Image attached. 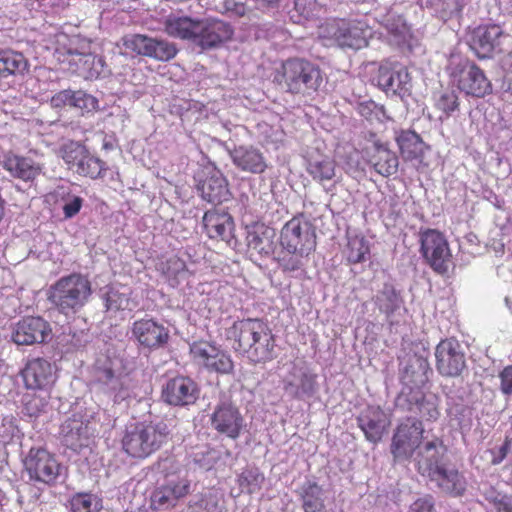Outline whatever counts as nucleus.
Masks as SVG:
<instances>
[{"label":"nucleus","mask_w":512,"mask_h":512,"mask_svg":"<svg viewBox=\"0 0 512 512\" xmlns=\"http://www.w3.org/2000/svg\"><path fill=\"white\" fill-rule=\"evenodd\" d=\"M318 36L325 45L358 50L367 46L371 28L362 20L332 18L318 27Z\"/></svg>","instance_id":"1"},{"label":"nucleus","mask_w":512,"mask_h":512,"mask_svg":"<svg viewBox=\"0 0 512 512\" xmlns=\"http://www.w3.org/2000/svg\"><path fill=\"white\" fill-rule=\"evenodd\" d=\"M92 294L90 281L81 274L61 277L50 288L49 300L65 315L79 312Z\"/></svg>","instance_id":"2"},{"label":"nucleus","mask_w":512,"mask_h":512,"mask_svg":"<svg viewBox=\"0 0 512 512\" xmlns=\"http://www.w3.org/2000/svg\"><path fill=\"white\" fill-rule=\"evenodd\" d=\"M168 434V427L163 422L140 423L126 431L122 447L132 457L145 458L166 442Z\"/></svg>","instance_id":"3"},{"label":"nucleus","mask_w":512,"mask_h":512,"mask_svg":"<svg viewBox=\"0 0 512 512\" xmlns=\"http://www.w3.org/2000/svg\"><path fill=\"white\" fill-rule=\"evenodd\" d=\"M282 77L287 89L292 93L314 91L321 83L319 69L312 63L300 59L286 61L282 65Z\"/></svg>","instance_id":"4"},{"label":"nucleus","mask_w":512,"mask_h":512,"mask_svg":"<svg viewBox=\"0 0 512 512\" xmlns=\"http://www.w3.org/2000/svg\"><path fill=\"white\" fill-rule=\"evenodd\" d=\"M281 244L287 252L311 253L316 246L311 223L303 218H292L282 228Z\"/></svg>","instance_id":"5"},{"label":"nucleus","mask_w":512,"mask_h":512,"mask_svg":"<svg viewBox=\"0 0 512 512\" xmlns=\"http://www.w3.org/2000/svg\"><path fill=\"white\" fill-rule=\"evenodd\" d=\"M122 45L126 52L151 57L158 61H169L177 54V48L174 44L141 34L123 37Z\"/></svg>","instance_id":"6"},{"label":"nucleus","mask_w":512,"mask_h":512,"mask_svg":"<svg viewBox=\"0 0 512 512\" xmlns=\"http://www.w3.org/2000/svg\"><path fill=\"white\" fill-rule=\"evenodd\" d=\"M24 464L31 479L45 484L54 483L62 471L56 457L42 448H32Z\"/></svg>","instance_id":"7"},{"label":"nucleus","mask_w":512,"mask_h":512,"mask_svg":"<svg viewBox=\"0 0 512 512\" xmlns=\"http://www.w3.org/2000/svg\"><path fill=\"white\" fill-rule=\"evenodd\" d=\"M424 429L415 418H407L397 428L391 445V451L397 460L410 458L419 448Z\"/></svg>","instance_id":"8"},{"label":"nucleus","mask_w":512,"mask_h":512,"mask_svg":"<svg viewBox=\"0 0 512 512\" xmlns=\"http://www.w3.org/2000/svg\"><path fill=\"white\" fill-rule=\"evenodd\" d=\"M459 66V69H450L461 91L475 97H483L490 93L492 85L483 70L468 61L459 62Z\"/></svg>","instance_id":"9"},{"label":"nucleus","mask_w":512,"mask_h":512,"mask_svg":"<svg viewBox=\"0 0 512 512\" xmlns=\"http://www.w3.org/2000/svg\"><path fill=\"white\" fill-rule=\"evenodd\" d=\"M198 188L203 199L210 203H222L230 197L228 182L222 172L213 165L203 167L197 176Z\"/></svg>","instance_id":"10"},{"label":"nucleus","mask_w":512,"mask_h":512,"mask_svg":"<svg viewBox=\"0 0 512 512\" xmlns=\"http://www.w3.org/2000/svg\"><path fill=\"white\" fill-rule=\"evenodd\" d=\"M421 251L425 259L438 272L447 270L450 250L444 236L436 230H428L421 235Z\"/></svg>","instance_id":"11"},{"label":"nucleus","mask_w":512,"mask_h":512,"mask_svg":"<svg viewBox=\"0 0 512 512\" xmlns=\"http://www.w3.org/2000/svg\"><path fill=\"white\" fill-rule=\"evenodd\" d=\"M438 371L445 376H458L465 368L461 345L454 339L441 341L435 351Z\"/></svg>","instance_id":"12"},{"label":"nucleus","mask_w":512,"mask_h":512,"mask_svg":"<svg viewBox=\"0 0 512 512\" xmlns=\"http://www.w3.org/2000/svg\"><path fill=\"white\" fill-rule=\"evenodd\" d=\"M51 335V328L41 317H27L19 321L12 333L17 345H33L45 342Z\"/></svg>","instance_id":"13"},{"label":"nucleus","mask_w":512,"mask_h":512,"mask_svg":"<svg viewBox=\"0 0 512 512\" xmlns=\"http://www.w3.org/2000/svg\"><path fill=\"white\" fill-rule=\"evenodd\" d=\"M211 426L218 433L236 439L244 427V419L236 407L223 403L218 405L212 413Z\"/></svg>","instance_id":"14"},{"label":"nucleus","mask_w":512,"mask_h":512,"mask_svg":"<svg viewBox=\"0 0 512 512\" xmlns=\"http://www.w3.org/2000/svg\"><path fill=\"white\" fill-rule=\"evenodd\" d=\"M358 424L366 439L377 443L387 432L391 420L389 415L379 407H367L359 415Z\"/></svg>","instance_id":"15"},{"label":"nucleus","mask_w":512,"mask_h":512,"mask_svg":"<svg viewBox=\"0 0 512 512\" xmlns=\"http://www.w3.org/2000/svg\"><path fill=\"white\" fill-rule=\"evenodd\" d=\"M233 30L223 21L199 20L194 42L202 48H213L232 37Z\"/></svg>","instance_id":"16"},{"label":"nucleus","mask_w":512,"mask_h":512,"mask_svg":"<svg viewBox=\"0 0 512 512\" xmlns=\"http://www.w3.org/2000/svg\"><path fill=\"white\" fill-rule=\"evenodd\" d=\"M165 402L183 406L195 402L198 397V388L193 380L187 377H176L167 382L162 391Z\"/></svg>","instance_id":"17"},{"label":"nucleus","mask_w":512,"mask_h":512,"mask_svg":"<svg viewBox=\"0 0 512 512\" xmlns=\"http://www.w3.org/2000/svg\"><path fill=\"white\" fill-rule=\"evenodd\" d=\"M22 376L27 388L44 390L54 383L55 368L49 361L36 358L27 363Z\"/></svg>","instance_id":"18"},{"label":"nucleus","mask_w":512,"mask_h":512,"mask_svg":"<svg viewBox=\"0 0 512 512\" xmlns=\"http://www.w3.org/2000/svg\"><path fill=\"white\" fill-rule=\"evenodd\" d=\"M377 81L379 87L386 93L402 95L409 90L411 77L407 68L402 65L381 66Z\"/></svg>","instance_id":"19"},{"label":"nucleus","mask_w":512,"mask_h":512,"mask_svg":"<svg viewBox=\"0 0 512 512\" xmlns=\"http://www.w3.org/2000/svg\"><path fill=\"white\" fill-rule=\"evenodd\" d=\"M133 336L137 341L148 348H158L164 345L168 338V330L152 319H141L133 324Z\"/></svg>","instance_id":"20"},{"label":"nucleus","mask_w":512,"mask_h":512,"mask_svg":"<svg viewBox=\"0 0 512 512\" xmlns=\"http://www.w3.org/2000/svg\"><path fill=\"white\" fill-rule=\"evenodd\" d=\"M367 151L370 154V162L379 174L390 176L397 172L398 158L389 149L387 142L375 138L371 141V146L367 147Z\"/></svg>","instance_id":"21"},{"label":"nucleus","mask_w":512,"mask_h":512,"mask_svg":"<svg viewBox=\"0 0 512 512\" xmlns=\"http://www.w3.org/2000/svg\"><path fill=\"white\" fill-rule=\"evenodd\" d=\"M503 30L498 25L480 26L474 29L470 46L480 58L488 57L500 45Z\"/></svg>","instance_id":"22"},{"label":"nucleus","mask_w":512,"mask_h":512,"mask_svg":"<svg viewBox=\"0 0 512 512\" xmlns=\"http://www.w3.org/2000/svg\"><path fill=\"white\" fill-rule=\"evenodd\" d=\"M283 389L288 395L296 398L311 395L315 390V376L294 365L283 378Z\"/></svg>","instance_id":"23"},{"label":"nucleus","mask_w":512,"mask_h":512,"mask_svg":"<svg viewBox=\"0 0 512 512\" xmlns=\"http://www.w3.org/2000/svg\"><path fill=\"white\" fill-rule=\"evenodd\" d=\"M203 224L210 238L229 242L233 232V220L225 211L210 210L204 214Z\"/></svg>","instance_id":"24"},{"label":"nucleus","mask_w":512,"mask_h":512,"mask_svg":"<svg viewBox=\"0 0 512 512\" xmlns=\"http://www.w3.org/2000/svg\"><path fill=\"white\" fill-rule=\"evenodd\" d=\"M428 477L439 489L447 494L461 495L466 487L464 478L450 465L437 466L435 471Z\"/></svg>","instance_id":"25"},{"label":"nucleus","mask_w":512,"mask_h":512,"mask_svg":"<svg viewBox=\"0 0 512 512\" xmlns=\"http://www.w3.org/2000/svg\"><path fill=\"white\" fill-rule=\"evenodd\" d=\"M3 167L11 176L23 181H33L42 172L43 166L28 157L8 153L3 162Z\"/></svg>","instance_id":"26"},{"label":"nucleus","mask_w":512,"mask_h":512,"mask_svg":"<svg viewBox=\"0 0 512 512\" xmlns=\"http://www.w3.org/2000/svg\"><path fill=\"white\" fill-rule=\"evenodd\" d=\"M234 165L244 172L259 174L267 165L263 154L252 146H239L230 153Z\"/></svg>","instance_id":"27"},{"label":"nucleus","mask_w":512,"mask_h":512,"mask_svg":"<svg viewBox=\"0 0 512 512\" xmlns=\"http://www.w3.org/2000/svg\"><path fill=\"white\" fill-rule=\"evenodd\" d=\"M445 451V447L439 440H433L426 443L418 452L417 466L419 473L428 477L435 471L437 466H444L445 464L442 460Z\"/></svg>","instance_id":"28"},{"label":"nucleus","mask_w":512,"mask_h":512,"mask_svg":"<svg viewBox=\"0 0 512 512\" xmlns=\"http://www.w3.org/2000/svg\"><path fill=\"white\" fill-rule=\"evenodd\" d=\"M61 436L65 446L77 451L88 445V426L79 418L68 419L61 426Z\"/></svg>","instance_id":"29"},{"label":"nucleus","mask_w":512,"mask_h":512,"mask_svg":"<svg viewBox=\"0 0 512 512\" xmlns=\"http://www.w3.org/2000/svg\"><path fill=\"white\" fill-rule=\"evenodd\" d=\"M275 239V230L264 225L254 227L247 235L249 249L265 256L274 252L276 246Z\"/></svg>","instance_id":"30"},{"label":"nucleus","mask_w":512,"mask_h":512,"mask_svg":"<svg viewBox=\"0 0 512 512\" xmlns=\"http://www.w3.org/2000/svg\"><path fill=\"white\" fill-rule=\"evenodd\" d=\"M267 325L258 319H247L235 325L238 332L237 343L238 349L243 353L250 349L261 337Z\"/></svg>","instance_id":"31"},{"label":"nucleus","mask_w":512,"mask_h":512,"mask_svg":"<svg viewBox=\"0 0 512 512\" xmlns=\"http://www.w3.org/2000/svg\"><path fill=\"white\" fill-rule=\"evenodd\" d=\"M198 23L199 20L188 16L170 15L165 21V31L174 38L194 41Z\"/></svg>","instance_id":"32"},{"label":"nucleus","mask_w":512,"mask_h":512,"mask_svg":"<svg viewBox=\"0 0 512 512\" xmlns=\"http://www.w3.org/2000/svg\"><path fill=\"white\" fill-rule=\"evenodd\" d=\"M190 493V481L182 479L177 483H168L153 494V502L159 506H173L178 499Z\"/></svg>","instance_id":"33"},{"label":"nucleus","mask_w":512,"mask_h":512,"mask_svg":"<svg viewBox=\"0 0 512 512\" xmlns=\"http://www.w3.org/2000/svg\"><path fill=\"white\" fill-rule=\"evenodd\" d=\"M120 367V360L113 356L106 354H100L95 362V375L98 381L110 385V388L115 390L118 385V379L116 378V372Z\"/></svg>","instance_id":"34"},{"label":"nucleus","mask_w":512,"mask_h":512,"mask_svg":"<svg viewBox=\"0 0 512 512\" xmlns=\"http://www.w3.org/2000/svg\"><path fill=\"white\" fill-rule=\"evenodd\" d=\"M400 152L404 159L413 160L424 153L425 144L418 134L413 131H402L396 136Z\"/></svg>","instance_id":"35"},{"label":"nucleus","mask_w":512,"mask_h":512,"mask_svg":"<svg viewBox=\"0 0 512 512\" xmlns=\"http://www.w3.org/2000/svg\"><path fill=\"white\" fill-rule=\"evenodd\" d=\"M244 353L255 363L266 362L273 358L274 339L268 326L262 333L260 339Z\"/></svg>","instance_id":"36"},{"label":"nucleus","mask_w":512,"mask_h":512,"mask_svg":"<svg viewBox=\"0 0 512 512\" xmlns=\"http://www.w3.org/2000/svg\"><path fill=\"white\" fill-rule=\"evenodd\" d=\"M307 171L314 180L323 183L336 176V164L330 157L318 156L309 160Z\"/></svg>","instance_id":"37"},{"label":"nucleus","mask_w":512,"mask_h":512,"mask_svg":"<svg viewBox=\"0 0 512 512\" xmlns=\"http://www.w3.org/2000/svg\"><path fill=\"white\" fill-rule=\"evenodd\" d=\"M299 494L305 512H320L324 509L322 489L316 483H304L300 488Z\"/></svg>","instance_id":"38"},{"label":"nucleus","mask_w":512,"mask_h":512,"mask_svg":"<svg viewBox=\"0 0 512 512\" xmlns=\"http://www.w3.org/2000/svg\"><path fill=\"white\" fill-rule=\"evenodd\" d=\"M27 68V61L21 53L3 52L0 54V77L22 73Z\"/></svg>","instance_id":"39"},{"label":"nucleus","mask_w":512,"mask_h":512,"mask_svg":"<svg viewBox=\"0 0 512 512\" xmlns=\"http://www.w3.org/2000/svg\"><path fill=\"white\" fill-rule=\"evenodd\" d=\"M369 245L364 237L351 236L348 239L346 255L349 262L360 263L365 261L369 254Z\"/></svg>","instance_id":"40"},{"label":"nucleus","mask_w":512,"mask_h":512,"mask_svg":"<svg viewBox=\"0 0 512 512\" xmlns=\"http://www.w3.org/2000/svg\"><path fill=\"white\" fill-rule=\"evenodd\" d=\"M220 349L206 341L194 342L190 347V353L193 360L204 366L208 360L218 355Z\"/></svg>","instance_id":"41"},{"label":"nucleus","mask_w":512,"mask_h":512,"mask_svg":"<svg viewBox=\"0 0 512 512\" xmlns=\"http://www.w3.org/2000/svg\"><path fill=\"white\" fill-rule=\"evenodd\" d=\"M376 304L381 311L390 314L399 307L400 300L394 288L390 285H385L376 296Z\"/></svg>","instance_id":"42"},{"label":"nucleus","mask_w":512,"mask_h":512,"mask_svg":"<svg viewBox=\"0 0 512 512\" xmlns=\"http://www.w3.org/2000/svg\"><path fill=\"white\" fill-rule=\"evenodd\" d=\"M86 148L77 142L70 141L61 148V157L71 169L78 167V163L86 155Z\"/></svg>","instance_id":"43"},{"label":"nucleus","mask_w":512,"mask_h":512,"mask_svg":"<svg viewBox=\"0 0 512 512\" xmlns=\"http://www.w3.org/2000/svg\"><path fill=\"white\" fill-rule=\"evenodd\" d=\"M485 498L491 505L492 511L512 512V497L510 495L491 488L486 491Z\"/></svg>","instance_id":"44"},{"label":"nucleus","mask_w":512,"mask_h":512,"mask_svg":"<svg viewBox=\"0 0 512 512\" xmlns=\"http://www.w3.org/2000/svg\"><path fill=\"white\" fill-rule=\"evenodd\" d=\"M104 170V164L103 162L96 158L91 156L88 151H86L85 157L80 160L78 163V167L76 169V172L78 174L89 176L91 178H97L102 174V171Z\"/></svg>","instance_id":"45"},{"label":"nucleus","mask_w":512,"mask_h":512,"mask_svg":"<svg viewBox=\"0 0 512 512\" xmlns=\"http://www.w3.org/2000/svg\"><path fill=\"white\" fill-rule=\"evenodd\" d=\"M105 303L108 310H126L132 309V302L127 292H120L111 288L105 296Z\"/></svg>","instance_id":"46"},{"label":"nucleus","mask_w":512,"mask_h":512,"mask_svg":"<svg viewBox=\"0 0 512 512\" xmlns=\"http://www.w3.org/2000/svg\"><path fill=\"white\" fill-rule=\"evenodd\" d=\"M80 60L84 61V66L91 63V67L83 68L82 74L89 79L98 78L105 74L104 61L102 58L93 54H85L80 56Z\"/></svg>","instance_id":"47"},{"label":"nucleus","mask_w":512,"mask_h":512,"mask_svg":"<svg viewBox=\"0 0 512 512\" xmlns=\"http://www.w3.org/2000/svg\"><path fill=\"white\" fill-rule=\"evenodd\" d=\"M99 508V501L91 494H77L71 499L73 512H93Z\"/></svg>","instance_id":"48"},{"label":"nucleus","mask_w":512,"mask_h":512,"mask_svg":"<svg viewBox=\"0 0 512 512\" xmlns=\"http://www.w3.org/2000/svg\"><path fill=\"white\" fill-rule=\"evenodd\" d=\"M49 397L46 391L33 394L25 403V409L30 416H38L48 408Z\"/></svg>","instance_id":"49"},{"label":"nucleus","mask_w":512,"mask_h":512,"mask_svg":"<svg viewBox=\"0 0 512 512\" xmlns=\"http://www.w3.org/2000/svg\"><path fill=\"white\" fill-rule=\"evenodd\" d=\"M204 367L210 371L229 373L233 369V362L229 355L219 350L218 355L208 360Z\"/></svg>","instance_id":"50"},{"label":"nucleus","mask_w":512,"mask_h":512,"mask_svg":"<svg viewBox=\"0 0 512 512\" xmlns=\"http://www.w3.org/2000/svg\"><path fill=\"white\" fill-rule=\"evenodd\" d=\"M310 253L287 252L280 259V264L285 271H296L303 267Z\"/></svg>","instance_id":"51"},{"label":"nucleus","mask_w":512,"mask_h":512,"mask_svg":"<svg viewBox=\"0 0 512 512\" xmlns=\"http://www.w3.org/2000/svg\"><path fill=\"white\" fill-rule=\"evenodd\" d=\"M436 108L441 111L445 117H449L452 112L458 109V97L454 92H446L440 95L436 100Z\"/></svg>","instance_id":"52"},{"label":"nucleus","mask_w":512,"mask_h":512,"mask_svg":"<svg viewBox=\"0 0 512 512\" xmlns=\"http://www.w3.org/2000/svg\"><path fill=\"white\" fill-rule=\"evenodd\" d=\"M19 434L20 430L17 424V419L12 415L3 417L0 424V437L5 441H10L13 438L18 437Z\"/></svg>","instance_id":"53"},{"label":"nucleus","mask_w":512,"mask_h":512,"mask_svg":"<svg viewBox=\"0 0 512 512\" xmlns=\"http://www.w3.org/2000/svg\"><path fill=\"white\" fill-rule=\"evenodd\" d=\"M98 101L95 97L88 95L82 91L73 92L72 107L82 111L96 110Z\"/></svg>","instance_id":"54"},{"label":"nucleus","mask_w":512,"mask_h":512,"mask_svg":"<svg viewBox=\"0 0 512 512\" xmlns=\"http://www.w3.org/2000/svg\"><path fill=\"white\" fill-rule=\"evenodd\" d=\"M295 9L304 18H312L319 14L322 5L318 0H295Z\"/></svg>","instance_id":"55"},{"label":"nucleus","mask_w":512,"mask_h":512,"mask_svg":"<svg viewBox=\"0 0 512 512\" xmlns=\"http://www.w3.org/2000/svg\"><path fill=\"white\" fill-rule=\"evenodd\" d=\"M163 272L171 278H181L186 274V265L183 260L180 258L173 256L169 258L165 266L163 267Z\"/></svg>","instance_id":"56"},{"label":"nucleus","mask_w":512,"mask_h":512,"mask_svg":"<svg viewBox=\"0 0 512 512\" xmlns=\"http://www.w3.org/2000/svg\"><path fill=\"white\" fill-rule=\"evenodd\" d=\"M385 26L387 30L397 38L398 42L404 41L409 32L408 27L400 16L387 19Z\"/></svg>","instance_id":"57"},{"label":"nucleus","mask_w":512,"mask_h":512,"mask_svg":"<svg viewBox=\"0 0 512 512\" xmlns=\"http://www.w3.org/2000/svg\"><path fill=\"white\" fill-rule=\"evenodd\" d=\"M82 204L83 199L81 197L76 195L69 196L63 205V212L65 217L72 218L75 216L80 211Z\"/></svg>","instance_id":"58"},{"label":"nucleus","mask_w":512,"mask_h":512,"mask_svg":"<svg viewBox=\"0 0 512 512\" xmlns=\"http://www.w3.org/2000/svg\"><path fill=\"white\" fill-rule=\"evenodd\" d=\"M72 101H73V91L63 90V91L56 93L51 98V105L55 108L72 106Z\"/></svg>","instance_id":"59"},{"label":"nucleus","mask_w":512,"mask_h":512,"mask_svg":"<svg viewBox=\"0 0 512 512\" xmlns=\"http://www.w3.org/2000/svg\"><path fill=\"white\" fill-rule=\"evenodd\" d=\"M224 8L227 12H230L236 16H244L250 7L247 4L236 2L235 0H225Z\"/></svg>","instance_id":"60"},{"label":"nucleus","mask_w":512,"mask_h":512,"mask_svg":"<svg viewBox=\"0 0 512 512\" xmlns=\"http://www.w3.org/2000/svg\"><path fill=\"white\" fill-rule=\"evenodd\" d=\"M501 391L504 394H512V365L503 369L500 373Z\"/></svg>","instance_id":"61"},{"label":"nucleus","mask_w":512,"mask_h":512,"mask_svg":"<svg viewBox=\"0 0 512 512\" xmlns=\"http://www.w3.org/2000/svg\"><path fill=\"white\" fill-rule=\"evenodd\" d=\"M433 503L430 498H420L410 506V512H432Z\"/></svg>","instance_id":"62"},{"label":"nucleus","mask_w":512,"mask_h":512,"mask_svg":"<svg viewBox=\"0 0 512 512\" xmlns=\"http://www.w3.org/2000/svg\"><path fill=\"white\" fill-rule=\"evenodd\" d=\"M507 452H508V443H504L500 448H499V455L497 458H494L492 460L493 464H498L500 463L507 455Z\"/></svg>","instance_id":"63"},{"label":"nucleus","mask_w":512,"mask_h":512,"mask_svg":"<svg viewBox=\"0 0 512 512\" xmlns=\"http://www.w3.org/2000/svg\"><path fill=\"white\" fill-rule=\"evenodd\" d=\"M507 452H508V443H504L500 448H499V455L497 458H494L492 460L493 464H498L500 463L507 455Z\"/></svg>","instance_id":"64"}]
</instances>
